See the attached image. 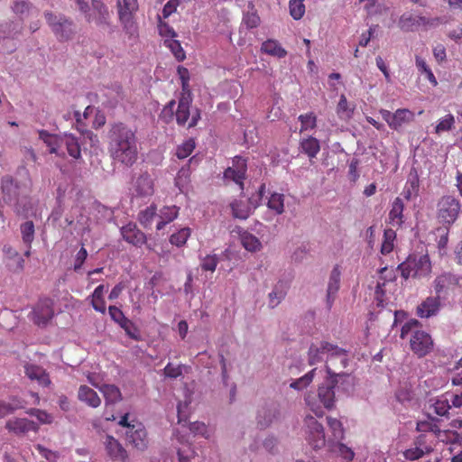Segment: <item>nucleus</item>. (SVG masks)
<instances>
[{"instance_id":"nucleus-62","label":"nucleus","mask_w":462,"mask_h":462,"mask_svg":"<svg viewBox=\"0 0 462 462\" xmlns=\"http://www.w3.org/2000/svg\"><path fill=\"white\" fill-rule=\"evenodd\" d=\"M28 414L36 417L42 423L50 424L52 422V417L44 411L39 409H31Z\"/></svg>"},{"instance_id":"nucleus-11","label":"nucleus","mask_w":462,"mask_h":462,"mask_svg":"<svg viewBox=\"0 0 462 462\" xmlns=\"http://www.w3.org/2000/svg\"><path fill=\"white\" fill-rule=\"evenodd\" d=\"M380 114L391 129L398 131L403 125L414 120V113L407 108L397 109L394 113L381 109Z\"/></svg>"},{"instance_id":"nucleus-32","label":"nucleus","mask_w":462,"mask_h":462,"mask_svg":"<svg viewBox=\"0 0 462 462\" xmlns=\"http://www.w3.org/2000/svg\"><path fill=\"white\" fill-rule=\"evenodd\" d=\"M99 391L103 393L106 404L116 403L122 400V393L120 389L115 384H103L98 387Z\"/></svg>"},{"instance_id":"nucleus-14","label":"nucleus","mask_w":462,"mask_h":462,"mask_svg":"<svg viewBox=\"0 0 462 462\" xmlns=\"http://www.w3.org/2000/svg\"><path fill=\"white\" fill-rule=\"evenodd\" d=\"M459 279L455 274L444 273L438 275L433 282L436 295L440 299L447 295L449 291H454L458 286Z\"/></svg>"},{"instance_id":"nucleus-42","label":"nucleus","mask_w":462,"mask_h":462,"mask_svg":"<svg viewBox=\"0 0 462 462\" xmlns=\"http://www.w3.org/2000/svg\"><path fill=\"white\" fill-rule=\"evenodd\" d=\"M157 208L154 205L147 207L144 210L139 213V221L143 227H148L152 225L154 217L156 216Z\"/></svg>"},{"instance_id":"nucleus-58","label":"nucleus","mask_w":462,"mask_h":462,"mask_svg":"<svg viewBox=\"0 0 462 462\" xmlns=\"http://www.w3.org/2000/svg\"><path fill=\"white\" fill-rule=\"evenodd\" d=\"M328 424L332 430L335 439H341L343 438V427L340 420L335 418L328 417Z\"/></svg>"},{"instance_id":"nucleus-30","label":"nucleus","mask_w":462,"mask_h":462,"mask_svg":"<svg viewBox=\"0 0 462 462\" xmlns=\"http://www.w3.org/2000/svg\"><path fill=\"white\" fill-rule=\"evenodd\" d=\"M179 208L176 206H165L160 210L159 222L156 225L157 230H162L164 226L177 218L179 215Z\"/></svg>"},{"instance_id":"nucleus-29","label":"nucleus","mask_w":462,"mask_h":462,"mask_svg":"<svg viewBox=\"0 0 462 462\" xmlns=\"http://www.w3.org/2000/svg\"><path fill=\"white\" fill-rule=\"evenodd\" d=\"M278 415L276 407H263L258 411L257 424L261 429L267 428L277 419Z\"/></svg>"},{"instance_id":"nucleus-35","label":"nucleus","mask_w":462,"mask_h":462,"mask_svg":"<svg viewBox=\"0 0 462 462\" xmlns=\"http://www.w3.org/2000/svg\"><path fill=\"white\" fill-rule=\"evenodd\" d=\"M230 208L233 217L236 218L246 219L252 213V208L242 200H234L230 204Z\"/></svg>"},{"instance_id":"nucleus-44","label":"nucleus","mask_w":462,"mask_h":462,"mask_svg":"<svg viewBox=\"0 0 462 462\" xmlns=\"http://www.w3.org/2000/svg\"><path fill=\"white\" fill-rule=\"evenodd\" d=\"M416 66L421 74H425L427 79L432 84V86L436 87L438 85L436 77L422 58L416 56Z\"/></svg>"},{"instance_id":"nucleus-64","label":"nucleus","mask_w":462,"mask_h":462,"mask_svg":"<svg viewBox=\"0 0 462 462\" xmlns=\"http://www.w3.org/2000/svg\"><path fill=\"white\" fill-rule=\"evenodd\" d=\"M412 263L407 258L406 261L402 262L398 265V270L401 272L402 277L407 280L410 277L413 278V268L411 267Z\"/></svg>"},{"instance_id":"nucleus-53","label":"nucleus","mask_w":462,"mask_h":462,"mask_svg":"<svg viewBox=\"0 0 462 462\" xmlns=\"http://www.w3.org/2000/svg\"><path fill=\"white\" fill-rule=\"evenodd\" d=\"M158 31L159 34L165 39H174L177 37V33L174 29L170 26L167 23L162 20V17L158 16Z\"/></svg>"},{"instance_id":"nucleus-8","label":"nucleus","mask_w":462,"mask_h":462,"mask_svg":"<svg viewBox=\"0 0 462 462\" xmlns=\"http://www.w3.org/2000/svg\"><path fill=\"white\" fill-rule=\"evenodd\" d=\"M247 160L242 156H235L232 161V166L227 167L224 173L223 179L226 183H236L241 191L245 189L244 181L246 179Z\"/></svg>"},{"instance_id":"nucleus-5","label":"nucleus","mask_w":462,"mask_h":462,"mask_svg":"<svg viewBox=\"0 0 462 462\" xmlns=\"http://www.w3.org/2000/svg\"><path fill=\"white\" fill-rule=\"evenodd\" d=\"M461 209L460 202L453 196H443L437 205L438 219L447 229L457 219Z\"/></svg>"},{"instance_id":"nucleus-55","label":"nucleus","mask_w":462,"mask_h":462,"mask_svg":"<svg viewBox=\"0 0 462 462\" xmlns=\"http://www.w3.org/2000/svg\"><path fill=\"white\" fill-rule=\"evenodd\" d=\"M337 113L340 118H349L353 113V109L348 107V102L345 95H341L337 106Z\"/></svg>"},{"instance_id":"nucleus-36","label":"nucleus","mask_w":462,"mask_h":462,"mask_svg":"<svg viewBox=\"0 0 462 462\" xmlns=\"http://www.w3.org/2000/svg\"><path fill=\"white\" fill-rule=\"evenodd\" d=\"M241 244L249 252L259 251L262 247L260 240L249 232H243L240 235Z\"/></svg>"},{"instance_id":"nucleus-20","label":"nucleus","mask_w":462,"mask_h":462,"mask_svg":"<svg viewBox=\"0 0 462 462\" xmlns=\"http://www.w3.org/2000/svg\"><path fill=\"white\" fill-rule=\"evenodd\" d=\"M104 445L106 454L112 460L125 462L127 459V451L113 436L106 435Z\"/></svg>"},{"instance_id":"nucleus-39","label":"nucleus","mask_w":462,"mask_h":462,"mask_svg":"<svg viewBox=\"0 0 462 462\" xmlns=\"http://www.w3.org/2000/svg\"><path fill=\"white\" fill-rule=\"evenodd\" d=\"M304 1L305 0H290L289 1L290 15L294 20H300L304 16L305 11H306Z\"/></svg>"},{"instance_id":"nucleus-47","label":"nucleus","mask_w":462,"mask_h":462,"mask_svg":"<svg viewBox=\"0 0 462 462\" xmlns=\"http://www.w3.org/2000/svg\"><path fill=\"white\" fill-rule=\"evenodd\" d=\"M285 291L282 290V283H278L268 295L269 306L275 308L285 297Z\"/></svg>"},{"instance_id":"nucleus-60","label":"nucleus","mask_w":462,"mask_h":462,"mask_svg":"<svg viewBox=\"0 0 462 462\" xmlns=\"http://www.w3.org/2000/svg\"><path fill=\"white\" fill-rule=\"evenodd\" d=\"M69 142L67 147L68 154L74 159H79L81 157V150L78 139L72 135Z\"/></svg>"},{"instance_id":"nucleus-27","label":"nucleus","mask_w":462,"mask_h":462,"mask_svg":"<svg viewBox=\"0 0 462 462\" xmlns=\"http://www.w3.org/2000/svg\"><path fill=\"white\" fill-rule=\"evenodd\" d=\"M341 272L338 265H336L330 273L329 281L327 290V301L328 308H331L335 299V295L340 287Z\"/></svg>"},{"instance_id":"nucleus-2","label":"nucleus","mask_w":462,"mask_h":462,"mask_svg":"<svg viewBox=\"0 0 462 462\" xmlns=\"http://www.w3.org/2000/svg\"><path fill=\"white\" fill-rule=\"evenodd\" d=\"M408 337L410 349L419 358L426 356L434 348L431 336L421 329V324L417 319H411L402 327L400 337L405 339Z\"/></svg>"},{"instance_id":"nucleus-12","label":"nucleus","mask_w":462,"mask_h":462,"mask_svg":"<svg viewBox=\"0 0 462 462\" xmlns=\"http://www.w3.org/2000/svg\"><path fill=\"white\" fill-rule=\"evenodd\" d=\"M341 350V357L333 356L332 362L335 365V367L332 369H329V361H330V356H328V358L326 359L325 368L326 372L328 374V376L329 378L333 379H345L348 378L350 374L344 371V369L349 364V355L348 351L345 348L340 347Z\"/></svg>"},{"instance_id":"nucleus-23","label":"nucleus","mask_w":462,"mask_h":462,"mask_svg":"<svg viewBox=\"0 0 462 462\" xmlns=\"http://www.w3.org/2000/svg\"><path fill=\"white\" fill-rule=\"evenodd\" d=\"M409 261L412 263L413 278H421L428 276L431 272V263L428 254L420 256L408 257Z\"/></svg>"},{"instance_id":"nucleus-56","label":"nucleus","mask_w":462,"mask_h":462,"mask_svg":"<svg viewBox=\"0 0 462 462\" xmlns=\"http://www.w3.org/2000/svg\"><path fill=\"white\" fill-rule=\"evenodd\" d=\"M454 124L455 118L453 115L448 114L439 122V124L436 125L435 131L437 134L449 131L454 127Z\"/></svg>"},{"instance_id":"nucleus-40","label":"nucleus","mask_w":462,"mask_h":462,"mask_svg":"<svg viewBox=\"0 0 462 462\" xmlns=\"http://www.w3.org/2000/svg\"><path fill=\"white\" fill-rule=\"evenodd\" d=\"M432 451V448L430 446H424L423 448L415 446L406 449L403 452V457L408 460H416L422 457L425 454H429Z\"/></svg>"},{"instance_id":"nucleus-45","label":"nucleus","mask_w":462,"mask_h":462,"mask_svg":"<svg viewBox=\"0 0 462 462\" xmlns=\"http://www.w3.org/2000/svg\"><path fill=\"white\" fill-rule=\"evenodd\" d=\"M316 368L310 370L303 376L296 379L292 383H291L290 387L295 390H302L306 388L310 383L313 381L315 376Z\"/></svg>"},{"instance_id":"nucleus-50","label":"nucleus","mask_w":462,"mask_h":462,"mask_svg":"<svg viewBox=\"0 0 462 462\" xmlns=\"http://www.w3.org/2000/svg\"><path fill=\"white\" fill-rule=\"evenodd\" d=\"M119 327L123 328L125 334L132 339L140 340V332L135 324L128 318L122 322Z\"/></svg>"},{"instance_id":"nucleus-26","label":"nucleus","mask_w":462,"mask_h":462,"mask_svg":"<svg viewBox=\"0 0 462 462\" xmlns=\"http://www.w3.org/2000/svg\"><path fill=\"white\" fill-rule=\"evenodd\" d=\"M429 21L424 16H414L412 14H404L399 19V27L404 32H412L420 25H426Z\"/></svg>"},{"instance_id":"nucleus-43","label":"nucleus","mask_w":462,"mask_h":462,"mask_svg":"<svg viewBox=\"0 0 462 462\" xmlns=\"http://www.w3.org/2000/svg\"><path fill=\"white\" fill-rule=\"evenodd\" d=\"M433 408V411L439 416H448L449 413V410L451 409V405L448 399L440 397L436 399L431 404Z\"/></svg>"},{"instance_id":"nucleus-9","label":"nucleus","mask_w":462,"mask_h":462,"mask_svg":"<svg viewBox=\"0 0 462 462\" xmlns=\"http://www.w3.org/2000/svg\"><path fill=\"white\" fill-rule=\"evenodd\" d=\"M305 423V436L309 445L313 449H320L326 445V437L324 428L314 417L306 416Z\"/></svg>"},{"instance_id":"nucleus-22","label":"nucleus","mask_w":462,"mask_h":462,"mask_svg":"<svg viewBox=\"0 0 462 462\" xmlns=\"http://www.w3.org/2000/svg\"><path fill=\"white\" fill-rule=\"evenodd\" d=\"M24 373L30 380L36 381L41 386L47 387L51 384L49 374L38 365L26 364Z\"/></svg>"},{"instance_id":"nucleus-33","label":"nucleus","mask_w":462,"mask_h":462,"mask_svg":"<svg viewBox=\"0 0 462 462\" xmlns=\"http://www.w3.org/2000/svg\"><path fill=\"white\" fill-rule=\"evenodd\" d=\"M261 51L277 58H284L287 55L286 50L282 48L276 40H267L263 42Z\"/></svg>"},{"instance_id":"nucleus-61","label":"nucleus","mask_w":462,"mask_h":462,"mask_svg":"<svg viewBox=\"0 0 462 462\" xmlns=\"http://www.w3.org/2000/svg\"><path fill=\"white\" fill-rule=\"evenodd\" d=\"M305 402L306 404L310 407V409L314 412L316 416L322 417L324 415L322 407L317 403L312 394L308 393L305 397Z\"/></svg>"},{"instance_id":"nucleus-18","label":"nucleus","mask_w":462,"mask_h":462,"mask_svg":"<svg viewBox=\"0 0 462 462\" xmlns=\"http://www.w3.org/2000/svg\"><path fill=\"white\" fill-rule=\"evenodd\" d=\"M5 429L14 435L21 436L29 431L36 432L38 425L27 418H12L5 422Z\"/></svg>"},{"instance_id":"nucleus-59","label":"nucleus","mask_w":462,"mask_h":462,"mask_svg":"<svg viewBox=\"0 0 462 462\" xmlns=\"http://www.w3.org/2000/svg\"><path fill=\"white\" fill-rule=\"evenodd\" d=\"M108 314L111 319L118 326L127 319L122 310L114 305L108 307Z\"/></svg>"},{"instance_id":"nucleus-37","label":"nucleus","mask_w":462,"mask_h":462,"mask_svg":"<svg viewBox=\"0 0 462 462\" xmlns=\"http://www.w3.org/2000/svg\"><path fill=\"white\" fill-rule=\"evenodd\" d=\"M395 240H396V232L393 228L384 229L383 243L381 245V253L383 254H390L394 248V241Z\"/></svg>"},{"instance_id":"nucleus-34","label":"nucleus","mask_w":462,"mask_h":462,"mask_svg":"<svg viewBox=\"0 0 462 462\" xmlns=\"http://www.w3.org/2000/svg\"><path fill=\"white\" fill-rule=\"evenodd\" d=\"M284 199L283 194L273 192L268 199L267 208L276 215H282L284 212Z\"/></svg>"},{"instance_id":"nucleus-15","label":"nucleus","mask_w":462,"mask_h":462,"mask_svg":"<svg viewBox=\"0 0 462 462\" xmlns=\"http://www.w3.org/2000/svg\"><path fill=\"white\" fill-rule=\"evenodd\" d=\"M133 191L136 197H151L154 193V180L148 172H143L133 181Z\"/></svg>"},{"instance_id":"nucleus-6","label":"nucleus","mask_w":462,"mask_h":462,"mask_svg":"<svg viewBox=\"0 0 462 462\" xmlns=\"http://www.w3.org/2000/svg\"><path fill=\"white\" fill-rule=\"evenodd\" d=\"M192 97H180L175 112L176 122L179 125H188V128L195 127L201 118L200 109L195 108L190 112Z\"/></svg>"},{"instance_id":"nucleus-63","label":"nucleus","mask_w":462,"mask_h":462,"mask_svg":"<svg viewBox=\"0 0 462 462\" xmlns=\"http://www.w3.org/2000/svg\"><path fill=\"white\" fill-rule=\"evenodd\" d=\"M189 179V170L180 169L175 178V185L179 188L180 192L184 191V185L187 183Z\"/></svg>"},{"instance_id":"nucleus-28","label":"nucleus","mask_w":462,"mask_h":462,"mask_svg":"<svg viewBox=\"0 0 462 462\" xmlns=\"http://www.w3.org/2000/svg\"><path fill=\"white\" fill-rule=\"evenodd\" d=\"M78 398L92 408H97L101 404V399L97 393L88 385H80L78 391Z\"/></svg>"},{"instance_id":"nucleus-7","label":"nucleus","mask_w":462,"mask_h":462,"mask_svg":"<svg viewBox=\"0 0 462 462\" xmlns=\"http://www.w3.org/2000/svg\"><path fill=\"white\" fill-rule=\"evenodd\" d=\"M44 17L58 39L67 41L75 32V25L62 14H56L52 12H45Z\"/></svg>"},{"instance_id":"nucleus-57","label":"nucleus","mask_w":462,"mask_h":462,"mask_svg":"<svg viewBox=\"0 0 462 462\" xmlns=\"http://www.w3.org/2000/svg\"><path fill=\"white\" fill-rule=\"evenodd\" d=\"M449 425L455 430H447L446 433L452 435L454 440L462 441V419H454Z\"/></svg>"},{"instance_id":"nucleus-17","label":"nucleus","mask_w":462,"mask_h":462,"mask_svg":"<svg viewBox=\"0 0 462 462\" xmlns=\"http://www.w3.org/2000/svg\"><path fill=\"white\" fill-rule=\"evenodd\" d=\"M40 135L41 137L46 135L47 138L44 139V142L49 146L51 153L61 156L65 154L64 151H67V147L69 146V143H70L69 141L72 137L71 134H65L64 135H51L45 131H42Z\"/></svg>"},{"instance_id":"nucleus-1","label":"nucleus","mask_w":462,"mask_h":462,"mask_svg":"<svg viewBox=\"0 0 462 462\" xmlns=\"http://www.w3.org/2000/svg\"><path fill=\"white\" fill-rule=\"evenodd\" d=\"M136 133L125 123L113 124L107 133V151L112 160L125 167H132L138 159Z\"/></svg>"},{"instance_id":"nucleus-16","label":"nucleus","mask_w":462,"mask_h":462,"mask_svg":"<svg viewBox=\"0 0 462 462\" xmlns=\"http://www.w3.org/2000/svg\"><path fill=\"white\" fill-rule=\"evenodd\" d=\"M338 379L329 378L318 389V397L324 408L330 410L335 404V387L338 383Z\"/></svg>"},{"instance_id":"nucleus-21","label":"nucleus","mask_w":462,"mask_h":462,"mask_svg":"<svg viewBox=\"0 0 462 462\" xmlns=\"http://www.w3.org/2000/svg\"><path fill=\"white\" fill-rule=\"evenodd\" d=\"M121 235L127 243L140 247L146 243V236L135 224L128 223L121 228Z\"/></svg>"},{"instance_id":"nucleus-25","label":"nucleus","mask_w":462,"mask_h":462,"mask_svg":"<svg viewBox=\"0 0 462 462\" xmlns=\"http://www.w3.org/2000/svg\"><path fill=\"white\" fill-rule=\"evenodd\" d=\"M403 210V200L399 197L395 198L392 202L391 209L388 214V224L394 227H401L404 223Z\"/></svg>"},{"instance_id":"nucleus-38","label":"nucleus","mask_w":462,"mask_h":462,"mask_svg":"<svg viewBox=\"0 0 462 462\" xmlns=\"http://www.w3.org/2000/svg\"><path fill=\"white\" fill-rule=\"evenodd\" d=\"M164 46L169 48L177 60L182 61L186 58V53L181 47L180 42L174 39H165Z\"/></svg>"},{"instance_id":"nucleus-46","label":"nucleus","mask_w":462,"mask_h":462,"mask_svg":"<svg viewBox=\"0 0 462 462\" xmlns=\"http://www.w3.org/2000/svg\"><path fill=\"white\" fill-rule=\"evenodd\" d=\"M247 12L244 14L243 23L248 29L256 28L260 23V17L257 14L256 9L247 8Z\"/></svg>"},{"instance_id":"nucleus-52","label":"nucleus","mask_w":462,"mask_h":462,"mask_svg":"<svg viewBox=\"0 0 462 462\" xmlns=\"http://www.w3.org/2000/svg\"><path fill=\"white\" fill-rule=\"evenodd\" d=\"M359 4H364L363 7L368 16L381 14L382 6L379 0H358Z\"/></svg>"},{"instance_id":"nucleus-13","label":"nucleus","mask_w":462,"mask_h":462,"mask_svg":"<svg viewBox=\"0 0 462 462\" xmlns=\"http://www.w3.org/2000/svg\"><path fill=\"white\" fill-rule=\"evenodd\" d=\"M126 439L138 450H144L148 447L147 431L141 422H134L130 430H126Z\"/></svg>"},{"instance_id":"nucleus-49","label":"nucleus","mask_w":462,"mask_h":462,"mask_svg":"<svg viewBox=\"0 0 462 462\" xmlns=\"http://www.w3.org/2000/svg\"><path fill=\"white\" fill-rule=\"evenodd\" d=\"M23 241L31 247L34 238V225L32 221H26L21 226Z\"/></svg>"},{"instance_id":"nucleus-3","label":"nucleus","mask_w":462,"mask_h":462,"mask_svg":"<svg viewBox=\"0 0 462 462\" xmlns=\"http://www.w3.org/2000/svg\"><path fill=\"white\" fill-rule=\"evenodd\" d=\"M118 20L124 32L129 38L138 36V23L136 14L139 10L138 0H117L116 2Z\"/></svg>"},{"instance_id":"nucleus-19","label":"nucleus","mask_w":462,"mask_h":462,"mask_svg":"<svg viewBox=\"0 0 462 462\" xmlns=\"http://www.w3.org/2000/svg\"><path fill=\"white\" fill-rule=\"evenodd\" d=\"M441 307V299L439 296L427 297L417 306L416 314L421 319H429L436 316Z\"/></svg>"},{"instance_id":"nucleus-4","label":"nucleus","mask_w":462,"mask_h":462,"mask_svg":"<svg viewBox=\"0 0 462 462\" xmlns=\"http://www.w3.org/2000/svg\"><path fill=\"white\" fill-rule=\"evenodd\" d=\"M340 354V346H338L337 344H333L325 340L318 341L312 343L309 347L308 363L310 365H314L321 362L326 363V359H328V356H330L328 368L332 369V366L333 368L335 367L332 362V357H341Z\"/></svg>"},{"instance_id":"nucleus-41","label":"nucleus","mask_w":462,"mask_h":462,"mask_svg":"<svg viewBox=\"0 0 462 462\" xmlns=\"http://www.w3.org/2000/svg\"><path fill=\"white\" fill-rule=\"evenodd\" d=\"M190 228H181L177 233H174L170 236V243L178 247L183 246L186 244L189 237L190 236Z\"/></svg>"},{"instance_id":"nucleus-10","label":"nucleus","mask_w":462,"mask_h":462,"mask_svg":"<svg viewBox=\"0 0 462 462\" xmlns=\"http://www.w3.org/2000/svg\"><path fill=\"white\" fill-rule=\"evenodd\" d=\"M53 316V301L48 298L40 300L30 313V319L38 327H45Z\"/></svg>"},{"instance_id":"nucleus-54","label":"nucleus","mask_w":462,"mask_h":462,"mask_svg":"<svg viewBox=\"0 0 462 462\" xmlns=\"http://www.w3.org/2000/svg\"><path fill=\"white\" fill-rule=\"evenodd\" d=\"M218 263V257L217 254L206 255L200 263V267L205 272L214 273Z\"/></svg>"},{"instance_id":"nucleus-48","label":"nucleus","mask_w":462,"mask_h":462,"mask_svg":"<svg viewBox=\"0 0 462 462\" xmlns=\"http://www.w3.org/2000/svg\"><path fill=\"white\" fill-rule=\"evenodd\" d=\"M300 122V133L312 130L317 125V117L313 113H307L299 116Z\"/></svg>"},{"instance_id":"nucleus-51","label":"nucleus","mask_w":462,"mask_h":462,"mask_svg":"<svg viewBox=\"0 0 462 462\" xmlns=\"http://www.w3.org/2000/svg\"><path fill=\"white\" fill-rule=\"evenodd\" d=\"M195 149V141L193 139H189L185 141L182 144L178 146L176 150V156L179 159H185L191 154L193 150Z\"/></svg>"},{"instance_id":"nucleus-24","label":"nucleus","mask_w":462,"mask_h":462,"mask_svg":"<svg viewBox=\"0 0 462 462\" xmlns=\"http://www.w3.org/2000/svg\"><path fill=\"white\" fill-rule=\"evenodd\" d=\"M88 20L97 25L108 23L109 12L101 0H92V12L88 14Z\"/></svg>"},{"instance_id":"nucleus-31","label":"nucleus","mask_w":462,"mask_h":462,"mask_svg":"<svg viewBox=\"0 0 462 462\" xmlns=\"http://www.w3.org/2000/svg\"><path fill=\"white\" fill-rule=\"evenodd\" d=\"M300 148L310 159L315 158L320 151L319 141L312 136L301 139Z\"/></svg>"}]
</instances>
